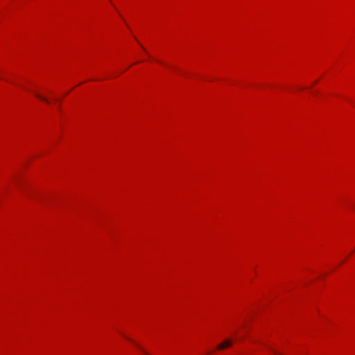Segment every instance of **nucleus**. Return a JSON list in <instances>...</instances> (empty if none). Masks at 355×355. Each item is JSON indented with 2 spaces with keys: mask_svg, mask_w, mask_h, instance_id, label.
Listing matches in <instances>:
<instances>
[{
  "mask_svg": "<svg viewBox=\"0 0 355 355\" xmlns=\"http://www.w3.org/2000/svg\"><path fill=\"white\" fill-rule=\"evenodd\" d=\"M35 96L36 97H37L39 99H40L41 101H43L44 102H46V103H49V101L44 96H42L41 94H37V93H35Z\"/></svg>",
  "mask_w": 355,
  "mask_h": 355,
  "instance_id": "2",
  "label": "nucleus"
},
{
  "mask_svg": "<svg viewBox=\"0 0 355 355\" xmlns=\"http://www.w3.org/2000/svg\"><path fill=\"white\" fill-rule=\"evenodd\" d=\"M232 345V341L230 339H227L224 340L223 343L219 344L217 347L218 350H222L225 348L230 347Z\"/></svg>",
  "mask_w": 355,
  "mask_h": 355,
  "instance_id": "1",
  "label": "nucleus"
}]
</instances>
